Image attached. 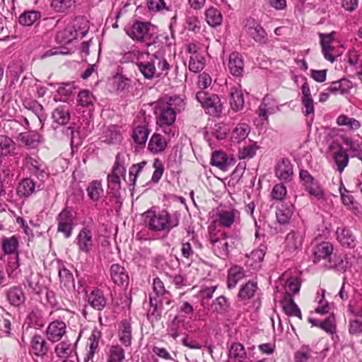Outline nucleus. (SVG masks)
<instances>
[{"mask_svg": "<svg viewBox=\"0 0 362 362\" xmlns=\"http://www.w3.org/2000/svg\"><path fill=\"white\" fill-rule=\"evenodd\" d=\"M185 108V103L180 96H172L168 100H160L155 107L156 124L169 137L174 136L175 128L173 126L176 115Z\"/></svg>", "mask_w": 362, "mask_h": 362, "instance_id": "f257e3e1", "label": "nucleus"}, {"mask_svg": "<svg viewBox=\"0 0 362 362\" xmlns=\"http://www.w3.org/2000/svg\"><path fill=\"white\" fill-rule=\"evenodd\" d=\"M144 216L147 227L154 232L168 233L179 225L180 219L179 212L169 213L166 210H162L158 213L147 211Z\"/></svg>", "mask_w": 362, "mask_h": 362, "instance_id": "f03ea898", "label": "nucleus"}, {"mask_svg": "<svg viewBox=\"0 0 362 362\" xmlns=\"http://www.w3.org/2000/svg\"><path fill=\"white\" fill-rule=\"evenodd\" d=\"M88 21L76 17L70 21L66 28L57 33V40L63 44H69L78 37H83L88 31Z\"/></svg>", "mask_w": 362, "mask_h": 362, "instance_id": "7ed1b4c3", "label": "nucleus"}, {"mask_svg": "<svg viewBox=\"0 0 362 362\" xmlns=\"http://www.w3.org/2000/svg\"><path fill=\"white\" fill-rule=\"evenodd\" d=\"M165 54V49L160 43L153 42L148 45V51L146 55L150 57L160 77L163 75L166 76L170 69V64L167 62Z\"/></svg>", "mask_w": 362, "mask_h": 362, "instance_id": "20e7f679", "label": "nucleus"}, {"mask_svg": "<svg viewBox=\"0 0 362 362\" xmlns=\"http://www.w3.org/2000/svg\"><path fill=\"white\" fill-rule=\"evenodd\" d=\"M196 99L202 105L206 114L213 117L221 115L223 107L217 95L200 90L196 94Z\"/></svg>", "mask_w": 362, "mask_h": 362, "instance_id": "39448f33", "label": "nucleus"}, {"mask_svg": "<svg viewBox=\"0 0 362 362\" xmlns=\"http://www.w3.org/2000/svg\"><path fill=\"white\" fill-rule=\"evenodd\" d=\"M300 181L304 187V189L309 194L310 196L316 198L317 199H324L325 192L320 185L319 182L316 180L311 174L305 170L300 169L299 172Z\"/></svg>", "mask_w": 362, "mask_h": 362, "instance_id": "423d86ee", "label": "nucleus"}, {"mask_svg": "<svg viewBox=\"0 0 362 362\" xmlns=\"http://www.w3.org/2000/svg\"><path fill=\"white\" fill-rule=\"evenodd\" d=\"M223 235L221 238H211L210 243L219 257H226L233 249L237 247L239 240L236 237H228L226 233Z\"/></svg>", "mask_w": 362, "mask_h": 362, "instance_id": "0eeeda50", "label": "nucleus"}, {"mask_svg": "<svg viewBox=\"0 0 362 362\" xmlns=\"http://www.w3.org/2000/svg\"><path fill=\"white\" fill-rule=\"evenodd\" d=\"M126 168L119 161H116L111 173L107 175V187L113 196H117L121 189V180L124 179Z\"/></svg>", "mask_w": 362, "mask_h": 362, "instance_id": "6e6552de", "label": "nucleus"}, {"mask_svg": "<svg viewBox=\"0 0 362 362\" xmlns=\"http://www.w3.org/2000/svg\"><path fill=\"white\" fill-rule=\"evenodd\" d=\"M58 222L57 232L63 233L65 238L71 236L74 226L72 211L69 208L64 209L57 218Z\"/></svg>", "mask_w": 362, "mask_h": 362, "instance_id": "1a4fd4ad", "label": "nucleus"}, {"mask_svg": "<svg viewBox=\"0 0 362 362\" xmlns=\"http://www.w3.org/2000/svg\"><path fill=\"white\" fill-rule=\"evenodd\" d=\"M247 34L255 42L259 45H264L267 42V33L261 24L253 18L246 21L245 25Z\"/></svg>", "mask_w": 362, "mask_h": 362, "instance_id": "9d476101", "label": "nucleus"}, {"mask_svg": "<svg viewBox=\"0 0 362 362\" xmlns=\"http://www.w3.org/2000/svg\"><path fill=\"white\" fill-rule=\"evenodd\" d=\"M149 30L148 24L141 21H136L125 29L126 33L137 42H143Z\"/></svg>", "mask_w": 362, "mask_h": 362, "instance_id": "9b49d317", "label": "nucleus"}, {"mask_svg": "<svg viewBox=\"0 0 362 362\" xmlns=\"http://www.w3.org/2000/svg\"><path fill=\"white\" fill-rule=\"evenodd\" d=\"M76 244L82 252L88 254L93 246V233L86 227L83 228L76 238Z\"/></svg>", "mask_w": 362, "mask_h": 362, "instance_id": "f8f14e48", "label": "nucleus"}, {"mask_svg": "<svg viewBox=\"0 0 362 362\" xmlns=\"http://www.w3.org/2000/svg\"><path fill=\"white\" fill-rule=\"evenodd\" d=\"M337 240L346 248L353 249L357 245V240L353 232L346 227H338L336 230Z\"/></svg>", "mask_w": 362, "mask_h": 362, "instance_id": "ddd939ff", "label": "nucleus"}, {"mask_svg": "<svg viewBox=\"0 0 362 362\" xmlns=\"http://www.w3.org/2000/svg\"><path fill=\"white\" fill-rule=\"evenodd\" d=\"M66 330V324L59 320H55L49 323L46 335L48 340L54 343L59 341L65 334Z\"/></svg>", "mask_w": 362, "mask_h": 362, "instance_id": "4468645a", "label": "nucleus"}, {"mask_svg": "<svg viewBox=\"0 0 362 362\" xmlns=\"http://www.w3.org/2000/svg\"><path fill=\"white\" fill-rule=\"evenodd\" d=\"M276 177L282 181L290 182L293 176V165L290 160H279L275 167Z\"/></svg>", "mask_w": 362, "mask_h": 362, "instance_id": "2eb2a0df", "label": "nucleus"}, {"mask_svg": "<svg viewBox=\"0 0 362 362\" xmlns=\"http://www.w3.org/2000/svg\"><path fill=\"white\" fill-rule=\"evenodd\" d=\"M100 139L103 142L108 144L120 143L122 136L119 127L117 125H111L106 127L100 136Z\"/></svg>", "mask_w": 362, "mask_h": 362, "instance_id": "dca6fc26", "label": "nucleus"}, {"mask_svg": "<svg viewBox=\"0 0 362 362\" xmlns=\"http://www.w3.org/2000/svg\"><path fill=\"white\" fill-rule=\"evenodd\" d=\"M7 300L15 307H18L25 301V295L23 289L20 286L10 287L6 292Z\"/></svg>", "mask_w": 362, "mask_h": 362, "instance_id": "f3484780", "label": "nucleus"}, {"mask_svg": "<svg viewBox=\"0 0 362 362\" xmlns=\"http://www.w3.org/2000/svg\"><path fill=\"white\" fill-rule=\"evenodd\" d=\"M49 349V347L43 337L40 334H35L32 337L30 351L34 355L42 357L47 355Z\"/></svg>", "mask_w": 362, "mask_h": 362, "instance_id": "a211bd4d", "label": "nucleus"}, {"mask_svg": "<svg viewBox=\"0 0 362 362\" xmlns=\"http://www.w3.org/2000/svg\"><path fill=\"white\" fill-rule=\"evenodd\" d=\"M228 69L234 76H241L244 71V61L242 55L238 52H233L229 56Z\"/></svg>", "mask_w": 362, "mask_h": 362, "instance_id": "6ab92c4d", "label": "nucleus"}, {"mask_svg": "<svg viewBox=\"0 0 362 362\" xmlns=\"http://www.w3.org/2000/svg\"><path fill=\"white\" fill-rule=\"evenodd\" d=\"M238 211L235 209H219L216 214V221L221 226L230 228L234 223Z\"/></svg>", "mask_w": 362, "mask_h": 362, "instance_id": "aec40b11", "label": "nucleus"}, {"mask_svg": "<svg viewBox=\"0 0 362 362\" xmlns=\"http://www.w3.org/2000/svg\"><path fill=\"white\" fill-rule=\"evenodd\" d=\"M102 337L101 330L97 327H94L92 330L91 334L88 339L89 341V351L85 358V361H93V358L98 349L99 341Z\"/></svg>", "mask_w": 362, "mask_h": 362, "instance_id": "412c9836", "label": "nucleus"}, {"mask_svg": "<svg viewBox=\"0 0 362 362\" xmlns=\"http://www.w3.org/2000/svg\"><path fill=\"white\" fill-rule=\"evenodd\" d=\"M303 235L300 232L292 231L287 234L285 246L287 250L293 252L299 250L303 245Z\"/></svg>", "mask_w": 362, "mask_h": 362, "instance_id": "4be33fe9", "label": "nucleus"}, {"mask_svg": "<svg viewBox=\"0 0 362 362\" xmlns=\"http://www.w3.org/2000/svg\"><path fill=\"white\" fill-rule=\"evenodd\" d=\"M88 302L93 308L101 311L106 306L107 299L103 291L95 289L88 296Z\"/></svg>", "mask_w": 362, "mask_h": 362, "instance_id": "5701e85b", "label": "nucleus"}, {"mask_svg": "<svg viewBox=\"0 0 362 362\" xmlns=\"http://www.w3.org/2000/svg\"><path fill=\"white\" fill-rule=\"evenodd\" d=\"M110 276L112 281L119 286L127 284L129 276L125 269L119 264H113L110 267Z\"/></svg>", "mask_w": 362, "mask_h": 362, "instance_id": "b1692460", "label": "nucleus"}, {"mask_svg": "<svg viewBox=\"0 0 362 362\" xmlns=\"http://www.w3.org/2000/svg\"><path fill=\"white\" fill-rule=\"evenodd\" d=\"M137 67L144 77L146 79H153L154 78L160 77L156 71V66L152 64L149 57H147L146 61H143L141 59L140 62H138Z\"/></svg>", "mask_w": 362, "mask_h": 362, "instance_id": "393cba45", "label": "nucleus"}, {"mask_svg": "<svg viewBox=\"0 0 362 362\" xmlns=\"http://www.w3.org/2000/svg\"><path fill=\"white\" fill-rule=\"evenodd\" d=\"M333 250V245L329 242H322L317 245L313 252L314 262L328 259L332 254Z\"/></svg>", "mask_w": 362, "mask_h": 362, "instance_id": "a878e982", "label": "nucleus"}, {"mask_svg": "<svg viewBox=\"0 0 362 362\" xmlns=\"http://www.w3.org/2000/svg\"><path fill=\"white\" fill-rule=\"evenodd\" d=\"M19 139L22 144L30 148L36 147L43 141L42 136L36 132L21 133L19 135Z\"/></svg>", "mask_w": 362, "mask_h": 362, "instance_id": "bb28decb", "label": "nucleus"}, {"mask_svg": "<svg viewBox=\"0 0 362 362\" xmlns=\"http://www.w3.org/2000/svg\"><path fill=\"white\" fill-rule=\"evenodd\" d=\"M14 142L8 136H0V157L17 155Z\"/></svg>", "mask_w": 362, "mask_h": 362, "instance_id": "cd10ccee", "label": "nucleus"}, {"mask_svg": "<svg viewBox=\"0 0 362 362\" xmlns=\"http://www.w3.org/2000/svg\"><path fill=\"white\" fill-rule=\"evenodd\" d=\"M52 117L54 123L65 125L70 120V110L66 105L57 107L52 112Z\"/></svg>", "mask_w": 362, "mask_h": 362, "instance_id": "c85d7f7f", "label": "nucleus"}, {"mask_svg": "<svg viewBox=\"0 0 362 362\" xmlns=\"http://www.w3.org/2000/svg\"><path fill=\"white\" fill-rule=\"evenodd\" d=\"M229 101L233 110L235 112L241 110L245 104L243 94L241 90L238 88H231Z\"/></svg>", "mask_w": 362, "mask_h": 362, "instance_id": "c756f323", "label": "nucleus"}, {"mask_svg": "<svg viewBox=\"0 0 362 362\" xmlns=\"http://www.w3.org/2000/svg\"><path fill=\"white\" fill-rule=\"evenodd\" d=\"M204 14L206 21L211 27L216 28L221 25L223 16L218 8L211 6L205 11Z\"/></svg>", "mask_w": 362, "mask_h": 362, "instance_id": "7c9ffc66", "label": "nucleus"}, {"mask_svg": "<svg viewBox=\"0 0 362 362\" xmlns=\"http://www.w3.org/2000/svg\"><path fill=\"white\" fill-rule=\"evenodd\" d=\"M88 197L93 202L99 201L104 194L102 182L99 180L91 181L86 189Z\"/></svg>", "mask_w": 362, "mask_h": 362, "instance_id": "2f4dec72", "label": "nucleus"}, {"mask_svg": "<svg viewBox=\"0 0 362 362\" xmlns=\"http://www.w3.org/2000/svg\"><path fill=\"white\" fill-rule=\"evenodd\" d=\"M74 351V345L69 340L64 339L54 347V353L61 358H67Z\"/></svg>", "mask_w": 362, "mask_h": 362, "instance_id": "473e14b6", "label": "nucleus"}, {"mask_svg": "<svg viewBox=\"0 0 362 362\" xmlns=\"http://www.w3.org/2000/svg\"><path fill=\"white\" fill-rule=\"evenodd\" d=\"M250 132V127L247 123H238L231 132V139L234 142L240 143L245 140Z\"/></svg>", "mask_w": 362, "mask_h": 362, "instance_id": "72a5a7b5", "label": "nucleus"}, {"mask_svg": "<svg viewBox=\"0 0 362 362\" xmlns=\"http://www.w3.org/2000/svg\"><path fill=\"white\" fill-rule=\"evenodd\" d=\"M245 276L244 270L242 267H232L228 274V287L231 289L234 288L238 282Z\"/></svg>", "mask_w": 362, "mask_h": 362, "instance_id": "f704fd0d", "label": "nucleus"}, {"mask_svg": "<svg viewBox=\"0 0 362 362\" xmlns=\"http://www.w3.org/2000/svg\"><path fill=\"white\" fill-rule=\"evenodd\" d=\"M119 341L125 346H129L132 344V327L129 322L124 320L121 322L119 330Z\"/></svg>", "mask_w": 362, "mask_h": 362, "instance_id": "c9c22d12", "label": "nucleus"}, {"mask_svg": "<svg viewBox=\"0 0 362 362\" xmlns=\"http://www.w3.org/2000/svg\"><path fill=\"white\" fill-rule=\"evenodd\" d=\"M167 145V142L163 136L158 134H153L148 143V147L150 151L153 153H157L163 151Z\"/></svg>", "mask_w": 362, "mask_h": 362, "instance_id": "e433bc0d", "label": "nucleus"}, {"mask_svg": "<svg viewBox=\"0 0 362 362\" xmlns=\"http://www.w3.org/2000/svg\"><path fill=\"white\" fill-rule=\"evenodd\" d=\"M281 303L283 310L288 316H296L302 319L300 310L292 298H284Z\"/></svg>", "mask_w": 362, "mask_h": 362, "instance_id": "4c0bfd02", "label": "nucleus"}, {"mask_svg": "<svg viewBox=\"0 0 362 362\" xmlns=\"http://www.w3.org/2000/svg\"><path fill=\"white\" fill-rule=\"evenodd\" d=\"M35 184L34 182L32 180L27 178L23 180L20 182L17 188V193L21 197H27L35 192Z\"/></svg>", "mask_w": 362, "mask_h": 362, "instance_id": "58836bf2", "label": "nucleus"}, {"mask_svg": "<svg viewBox=\"0 0 362 362\" xmlns=\"http://www.w3.org/2000/svg\"><path fill=\"white\" fill-rule=\"evenodd\" d=\"M150 306L147 317L151 322H158L161 317V309L158 299L156 297L150 296Z\"/></svg>", "mask_w": 362, "mask_h": 362, "instance_id": "ea45409f", "label": "nucleus"}, {"mask_svg": "<svg viewBox=\"0 0 362 362\" xmlns=\"http://www.w3.org/2000/svg\"><path fill=\"white\" fill-rule=\"evenodd\" d=\"M74 3V0H52L51 8L57 13H66Z\"/></svg>", "mask_w": 362, "mask_h": 362, "instance_id": "a19ab883", "label": "nucleus"}, {"mask_svg": "<svg viewBox=\"0 0 362 362\" xmlns=\"http://www.w3.org/2000/svg\"><path fill=\"white\" fill-rule=\"evenodd\" d=\"M257 289V283L249 281L240 288L238 297L243 300L250 299L255 296Z\"/></svg>", "mask_w": 362, "mask_h": 362, "instance_id": "79ce46f5", "label": "nucleus"}, {"mask_svg": "<svg viewBox=\"0 0 362 362\" xmlns=\"http://www.w3.org/2000/svg\"><path fill=\"white\" fill-rule=\"evenodd\" d=\"M149 131L145 124L138 125L134 129L132 137L134 141L140 145L146 144Z\"/></svg>", "mask_w": 362, "mask_h": 362, "instance_id": "37998d69", "label": "nucleus"}, {"mask_svg": "<svg viewBox=\"0 0 362 362\" xmlns=\"http://www.w3.org/2000/svg\"><path fill=\"white\" fill-rule=\"evenodd\" d=\"M26 107L31 110L33 113H34L37 119H39L40 123L42 124L41 129L44 126V122L47 118V115L45 113V110L43 107L37 101H32L26 105Z\"/></svg>", "mask_w": 362, "mask_h": 362, "instance_id": "c03bdc74", "label": "nucleus"}, {"mask_svg": "<svg viewBox=\"0 0 362 362\" xmlns=\"http://www.w3.org/2000/svg\"><path fill=\"white\" fill-rule=\"evenodd\" d=\"M293 215V206H281L279 207L276 212V219L277 221L280 224H286L289 222V220L291 219V216Z\"/></svg>", "mask_w": 362, "mask_h": 362, "instance_id": "a18cd8bd", "label": "nucleus"}, {"mask_svg": "<svg viewBox=\"0 0 362 362\" xmlns=\"http://www.w3.org/2000/svg\"><path fill=\"white\" fill-rule=\"evenodd\" d=\"M40 18V13L35 11H25L19 17V23L24 26L32 25Z\"/></svg>", "mask_w": 362, "mask_h": 362, "instance_id": "49530a36", "label": "nucleus"}, {"mask_svg": "<svg viewBox=\"0 0 362 362\" xmlns=\"http://www.w3.org/2000/svg\"><path fill=\"white\" fill-rule=\"evenodd\" d=\"M124 357V351L121 346H112L108 352L107 362H123Z\"/></svg>", "mask_w": 362, "mask_h": 362, "instance_id": "de8ad7c7", "label": "nucleus"}, {"mask_svg": "<svg viewBox=\"0 0 362 362\" xmlns=\"http://www.w3.org/2000/svg\"><path fill=\"white\" fill-rule=\"evenodd\" d=\"M60 283L66 288L74 287V279L72 273L67 269L63 268L58 272Z\"/></svg>", "mask_w": 362, "mask_h": 362, "instance_id": "09e8293b", "label": "nucleus"}, {"mask_svg": "<svg viewBox=\"0 0 362 362\" xmlns=\"http://www.w3.org/2000/svg\"><path fill=\"white\" fill-rule=\"evenodd\" d=\"M205 65L204 58L199 54L191 55L189 62V71L197 73L202 71Z\"/></svg>", "mask_w": 362, "mask_h": 362, "instance_id": "8fccbe9b", "label": "nucleus"}, {"mask_svg": "<svg viewBox=\"0 0 362 362\" xmlns=\"http://www.w3.org/2000/svg\"><path fill=\"white\" fill-rule=\"evenodd\" d=\"M95 100L93 95L88 90H81L78 94L77 101L82 107L93 106Z\"/></svg>", "mask_w": 362, "mask_h": 362, "instance_id": "3c124183", "label": "nucleus"}, {"mask_svg": "<svg viewBox=\"0 0 362 362\" xmlns=\"http://www.w3.org/2000/svg\"><path fill=\"white\" fill-rule=\"evenodd\" d=\"M18 246V240L16 236L4 238L2 240V250L6 254L14 253Z\"/></svg>", "mask_w": 362, "mask_h": 362, "instance_id": "603ef678", "label": "nucleus"}, {"mask_svg": "<svg viewBox=\"0 0 362 362\" xmlns=\"http://www.w3.org/2000/svg\"><path fill=\"white\" fill-rule=\"evenodd\" d=\"M145 54L146 53L141 52L136 48H134L124 54L122 60L124 62H133L137 65V62L143 59Z\"/></svg>", "mask_w": 362, "mask_h": 362, "instance_id": "864d4df0", "label": "nucleus"}, {"mask_svg": "<svg viewBox=\"0 0 362 362\" xmlns=\"http://www.w3.org/2000/svg\"><path fill=\"white\" fill-rule=\"evenodd\" d=\"M245 356V351L244 346L239 343L233 344L229 350V357L240 362Z\"/></svg>", "mask_w": 362, "mask_h": 362, "instance_id": "5fc2aeb1", "label": "nucleus"}, {"mask_svg": "<svg viewBox=\"0 0 362 362\" xmlns=\"http://www.w3.org/2000/svg\"><path fill=\"white\" fill-rule=\"evenodd\" d=\"M300 284L299 281L298 279L293 277L287 279L284 286L285 292L289 296L298 293L300 291Z\"/></svg>", "mask_w": 362, "mask_h": 362, "instance_id": "6e6d98bb", "label": "nucleus"}, {"mask_svg": "<svg viewBox=\"0 0 362 362\" xmlns=\"http://www.w3.org/2000/svg\"><path fill=\"white\" fill-rule=\"evenodd\" d=\"M214 310L219 313L226 312L230 307V303L224 296H220L214 302L212 305Z\"/></svg>", "mask_w": 362, "mask_h": 362, "instance_id": "4d7b16f0", "label": "nucleus"}, {"mask_svg": "<svg viewBox=\"0 0 362 362\" xmlns=\"http://www.w3.org/2000/svg\"><path fill=\"white\" fill-rule=\"evenodd\" d=\"M311 349L308 345H303L296 352L294 356L295 362H307L311 358Z\"/></svg>", "mask_w": 362, "mask_h": 362, "instance_id": "13d9d810", "label": "nucleus"}, {"mask_svg": "<svg viewBox=\"0 0 362 362\" xmlns=\"http://www.w3.org/2000/svg\"><path fill=\"white\" fill-rule=\"evenodd\" d=\"M329 151L330 156H332L333 158H349V155L346 153V151L336 142H333L330 144Z\"/></svg>", "mask_w": 362, "mask_h": 362, "instance_id": "bf43d9fd", "label": "nucleus"}, {"mask_svg": "<svg viewBox=\"0 0 362 362\" xmlns=\"http://www.w3.org/2000/svg\"><path fill=\"white\" fill-rule=\"evenodd\" d=\"M268 99L264 98L263 102L259 105L258 109V115L259 117H261L264 120H267L268 115H271L275 112L276 108L272 107L269 106V103H267Z\"/></svg>", "mask_w": 362, "mask_h": 362, "instance_id": "052dcab7", "label": "nucleus"}, {"mask_svg": "<svg viewBox=\"0 0 362 362\" xmlns=\"http://www.w3.org/2000/svg\"><path fill=\"white\" fill-rule=\"evenodd\" d=\"M286 192V187L283 184H276L274 186L272 190L271 198L273 200L282 201L284 199Z\"/></svg>", "mask_w": 362, "mask_h": 362, "instance_id": "680f3d73", "label": "nucleus"}, {"mask_svg": "<svg viewBox=\"0 0 362 362\" xmlns=\"http://www.w3.org/2000/svg\"><path fill=\"white\" fill-rule=\"evenodd\" d=\"M319 327L327 333L332 334L336 330L335 318L333 315L327 317L324 321L319 322Z\"/></svg>", "mask_w": 362, "mask_h": 362, "instance_id": "e2e57ef3", "label": "nucleus"}, {"mask_svg": "<svg viewBox=\"0 0 362 362\" xmlns=\"http://www.w3.org/2000/svg\"><path fill=\"white\" fill-rule=\"evenodd\" d=\"M153 288L156 298L164 296H170L169 292L165 288L163 281L159 278L153 279Z\"/></svg>", "mask_w": 362, "mask_h": 362, "instance_id": "0e129e2a", "label": "nucleus"}, {"mask_svg": "<svg viewBox=\"0 0 362 362\" xmlns=\"http://www.w3.org/2000/svg\"><path fill=\"white\" fill-rule=\"evenodd\" d=\"M147 5L151 11L158 12L163 9L169 11L166 0H148Z\"/></svg>", "mask_w": 362, "mask_h": 362, "instance_id": "69168bd1", "label": "nucleus"}, {"mask_svg": "<svg viewBox=\"0 0 362 362\" xmlns=\"http://www.w3.org/2000/svg\"><path fill=\"white\" fill-rule=\"evenodd\" d=\"M228 132V127L223 124L218 123L214 125V127L212 130V134L216 137L218 140H223L226 138L227 134Z\"/></svg>", "mask_w": 362, "mask_h": 362, "instance_id": "338daca9", "label": "nucleus"}, {"mask_svg": "<svg viewBox=\"0 0 362 362\" xmlns=\"http://www.w3.org/2000/svg\"><path fill=\"white\" fill-rule=\"evenodd\" d=\"M337 124L340 126H347L351 129H358L360 127L359 122L346 115H340L337 118Z\"/></svg>", "mask_w": 362, "mask_h": 362, "instance_id": "774afa93", "label": "nucleus"}]
</instances>
